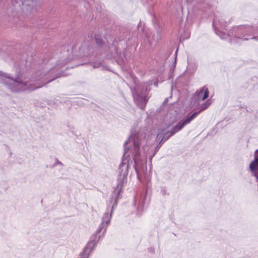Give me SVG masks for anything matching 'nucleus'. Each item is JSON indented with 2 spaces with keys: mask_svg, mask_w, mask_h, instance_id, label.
I'll list each match as a JSON object with an SVG mask.
<instances>
[{
  "mask_svg": "<svg viewBox=\"0 0 258 258\" xmlns=\"http://www.w3.org/2000/svg\"><path fill=\"white\" fill-rule=\"evenodd\" d=\"M249 168L251 171L258 170V155L255 156L254 160L250 163Z\"/></svg>",
  "mask_w": 258,
  "mask_h": 258,
  "instance_id": "nucleus-2",
  "label": "nucleus"
},
{
  "mask_svg": "<svg viewBox=\"0 0 258 258\" xmlns=\"http://www.w3.org/2000/svg\"><path fill=\"white\" fill-rule=\"evenodd\" d=\"M204 91V96L202 98V100H205L206 98H207L209 96V90H208V89L207 88H202V89H201L199 91V95H200V94L201 93H202L203 91Z\"/></svg>",
  "mask_w": 258,
  "mask_h": 258,
  "instance_id": "nucleus-3",
  "label": "nucleus"
},
{
  "mask_svg": "<svg viewBox=\"0 0 258 258\" xmlns=\"http://www.w3.org/2000/svg\"><path fill=\"white\" fill-rule=\"evenodd\" d=\"M105 217H106V218H108V213H107V214H105Z\"/></svg>",
  "mask_w": 258,
  "mask_h": 258,
  "instance_id": "nucleus-5",
  "label": "nucleus"
},
{
  "mask_svg": "<svg viewBox=\"0 0 258 258\" xmlns=\"http://www.w3.org/2000/svg\"><path fill=\"white\" fill-rule=\"evenodd\" d=\"M106 222L107 224L108 225L109 224V223L110 222L109 220H108V221H106Z\"/></svg>",
  "mask_w": 258,
  "mask_h": 258,
  "instance_id": "nucleus-6",
  "label": "nucleus"
},
{
  "mask_svg": "<svg viewBox=\"0 0 258 258\" xmlns=\"http://www.w3.org/2000/svg\"><path fill=\"white\" fill-rule=\"evenodd\" d=\"M52 80H51L49 81L48 82H48H50V81H51Z\"/></svg>",
  "mask_w": 258,
  "mask_h": 258,
  "instance_id": "nucleus-7",
  "label": "nucleus"
},
{
  "mask_svg": "<svg viewBox=\"0 0 258 258\" xmlns=\"http://www.w3.org/2000/svg\"><path fill=\"white\" fill-rule=\"evenodd\" d=\"M208 106L207 104H203L202 105L201 109L198 112H194L191 116L185 119L180 125L175 126L173 128V133H176L179 131H180L186 124L189 123L201 112L205 110Z\"/></svg>",
  "mask_w": 258,
  "mask_h": 258,
  "instance_id": "nucleus-1",
  "label": "nucleus"
},
{
  "mask_svg": "<svg viewBox=\"0 0 258 258\" xmlns=\"http://www.w3.org/2000/svg\"><path fill=\"white\" fill-rule=\"evenodd\" d=\"M95 39L96 40V42L97 44H98V45L101 44L102 41L101 37L99 35H96L95 36Z\"/></svg>",
  "mask_w": 258,
  "mask_h": 258,
  "instance_id": "nucleus-4",
  "label": "nucleus"
}]
</instances>
